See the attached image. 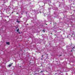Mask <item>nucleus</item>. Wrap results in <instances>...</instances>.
I'll list each match as a JSON object with an SVG mask.
<instances>
[{
    "instance_id": "obj_11",
    "label": "nucleus",
    "mask_w": 75,
    "mask_h": 75,
    "mask_svg": "<svg viewBox=\"0 0 75 75\" xmlns=\"http://www.w3.org/2000/svg\"><path fill=\"white\" fill-rule=\"evenodd\" d=\"M71 51H72V50H71Z\"/></svg>"
},
{
    "instance_id": "obj_2",
    "label": "nucleus",
    "mask_w": 75,
    "mask_h": 75,
    "mask_svg": "<svg viewBox=\"0 0 75 75\" xmlns=\"http://www.w3.org/2000/svg\"><path fill=\"white\" fill-rule=\"evenodd\" d=\"M11 64H9V65H8V67H11Z\"/></svg>"
},
{
    "instance_id": "obj_4",
    "label": "nucleus",
    "mask_w": 75,
    "mask_h": 75,
    "mask_svg": "<svg viewBox=\"0 0 75 75\" xmlns=\"http://www.w3.org/2000/svg\"><path fill=\"white\" fill-rule=\"evenodd\" d=\"M75 47H73V50H74V48H75Z\"/></svg>"
},
{
    "instance_id": "obj_3",
    "label": "nucleus",
    "mask_w": 75,
    "mask_h": 75,
    "mask_svg": "<svg viewBox=\"0 0 75 75\" xmlns=\"http://www.w3.org/2000/svg\"><path fill=\"white\" fill-rule=\"evenodd\" d=\"M16 31L17 32H18V31H19V29H18Z\"/></svg>"
},
{
    "instance_id": "obj_9",
    "label": "nucleus",
    "mask_w": 75,
    "mask_h": 75,
    "mask_svg": "<svg viewBox=\"0 0 75 75\" xmlns=\"http://www.w3.org/2000/svg\"><path fill=\"white\" fill-rule=\"evenodd\" d=\"M71 37H72V36H73V35H71Z\"/></svg>"
},
{
    "instance_id": "obj_5",
    "label": "nucleus",
    "mask_w": 75,
    "mask_h": 75,
    "mask_svg": "<svg viewBox=\"0 0 75 75\" xmlns=\"http://www.w3.org/2000/svg\"><path fill=\"white\" fill-rule=\"evenodd\" d=\"M43 31L44 33H45V30H43Z\"/></svg>"
},
{
    "instance_id": "obj_7",
    "label": "nucleus",
    "mask_w": 75,
    "mask_h": 75,
    "mask_svg": "<svg viewBox=\"0 0 75 75\" xmlns=\"http://www.w3.org/2000/svg\"><path fill=\"white\" fill-rule=\"evenodd\" d=\"M17 22H18V23H20V22H19L18 21H17Z\"/></svg>"
},
{
    "instance_id": "obj_10",
    "label": "nucleus",
    "mask_w": 75,
    "mask_h": 75,
    "mask_svg": "<svg viewBox=\"0 0 75 75\" xmlns=\"http://www.w3.org/2000/svg\"><path fill=\"white\" fill-rule=\"evenodd\" d=\"M43 57V55L42 56V57Z\"/></svg>"
},
{
    "instance_id": "obj_1",
    "label": "nucleus",
    "mask_w": 75,
    "mask_h": 75,
    "mask_svg": "<svg viewBox=\"0 0 75 75\" xmlns=\"http://www.w3.org/2000/svg\"><path fill=\"white\" fill-rule=\"evenodd\" d=\"M6 44L7 45H10V43L9 42H6Z\"/></svg>"
},
{
    "instance_id": "obj_8",
    "label": "nucleus",
    "mask_w": 75,
    "mask_h": 75,
    "mask_svg": "<svg viewBox=\"0 0 75 75\" xmlns=\"http://www.w3.org/2000/svg\"><path fill=\"white\" fill-rule=\"evenodd\" d=\"M72 35H74V33H72Z\"/></svg>"
},
{
    "instance_id": "obj_6",
    "label": "nucleus",
    "mask_w": 75,
    "mask_h": 75,
    "mask_svg": "<svg viewBox=\"0 0 75 75\" xmlns=\"http://www.w3.org/2000/svg\"><path fill=\"white\" fill-rule=\"evenodd\" d=\"M43 72V71H41L40 72L41 73V72Z\"/></svg>"
},
{
    "instance_id": "obj_12",
    "label": "nucleus",
    "mask_w": 75,
    "mask_h": 75,
    "mask_svg": "<svg viewBox=\"0 0 75 75\" xmlns=\"http://www.w3.org/2000/svg\"><path fill=\"white\" fill-rule=\"evenodd\" d=\"M12 64H13V63H12Z\"/></svg>"
}]
</instances>
